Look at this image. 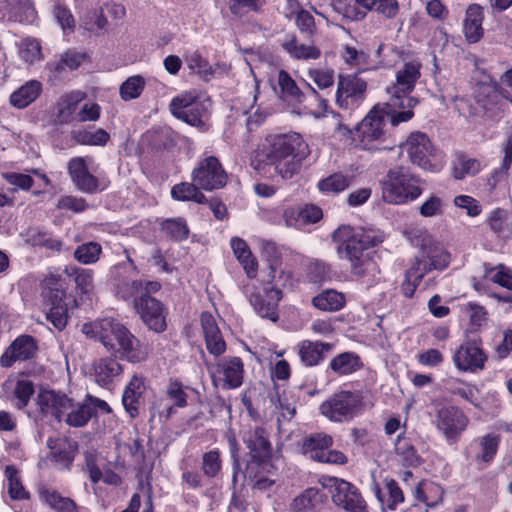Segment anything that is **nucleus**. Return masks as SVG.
<instances>
[{"mask_svg": "<svg viewBox=\"0 0 512 512\" xmlns=\"http://www.w3.org/2000/svg\"><path fill=\"white\" fill-rule=\"evenodd\" d=\"M449 264V254L438 246H422L405 273L401 288L406 297H412L423 277L432 270H443Z\"/></svg>", "mask_w": 512, "mask_h": 512, "instance_id": "nucleus-5", "label": "nucleus"}, {"mask_svg": "<svg viewBox=\"0 0 512 512\" xmlns=\"http://www.w3.org/2000/svg\"><path fill=\"white\" fill-rule=\"evenodd\" d=\"M424 184L425 181L408 167L398 166L390 169L380 181L381 197L388 204H407L421 196Z\"/></svg>", "mask_w": 512, "mask_h": 512, "instance_id": "nucleus-4", "label": "nucleus"}, {"mask_svg": "<svg viewBox=\"0 0 512 512\" xmlns=\"http://www.w3.org/2000/svg\"><path fill=\"white\" fill-rule=\"evenodd\" d=\"M366 91L367 82L358 75H339L336 104L342 109H354L365 100Z\"/></svg>", "mask_w": 512, "mask_h": 512, "instance_id": "nucleus-14", "label": "nucleus"}, {"mask_svg": "<svg viewBox=\"0 0 512 512\" xmlns=\"http://www.w3.org/2000/svg\"><path fill=\"white\" fill-rule=\"evenodd\" d=\"M5 476L8 479V492L13 500H23L28 498L29 495L21 484L15 467L7 466L5 469Z\"/></svg>", "mask_w": 512, "mask_h": 512, "instance_id": "nucleus-51", "label": "nucleus"}, {"mask_svg": "<svg viewBox=\"0 0 512 512\" xmlns=\"http://www.w3.org/2000/svg\"><path fill=\"white\" fill-rule=\"evenodd\" d=\"M46 318L59 331L66 327L68 321L67 306L62 300V297L53 304L49 312L46 314Z\"/></svg>", "mask_w": 512, "mask_h": 512, "instance_id": "nucleus-50", "label": "nucleus"}, {"mask_svg": "<svg viewBox=\"0 0 512 512\" xmlns=\"http://www.w3.org/2000/svg\"><path fill=\"white\" fill-rule=\"evenodd\" d=\"M385 114L388 115V111L384 112L373 108L357 126V132L362 143L367 144L381 138L384 133ZM389 116L391 117L390 114Z\"/></svg>", "mask_w": 512, "mask_h": 512, "instance_id": "nucleus-22", "label": "nucleus"}, {"mask_svg": "<svg viewBox=\"0 0 512 512\" xmlns=\"http://www.w3.org/2000/svg\"><path fill=\"white\" fill-rule=\"evenodd\" d=\"M312 303L322 311H339L345 305V296L336 290L328 289L315 296Z\"/></svg>", "mask_w": 512, "mask_h": 512, "instance_id": "nucleus-35", "label": "nucleus"}, {"mask_svg": "<svg viewBox=\"0 0 512 512\" xmlns=\"http://www.w3.org/2000/svg\"><path fill=\"white\" fill-rule=\"evenodd\" d=\"M82 332L101 342L108 352L119 354L131 363L142 362L148 357L140 341L123 324L112 318L85 323Z\"/></svg>", "mask_w": 512, "mask_h": 512, "instance_id": "nucleus-2", "label": "nucleus"}, {"mask_svg": "<svg viewBox=\"0 0 512 512\" xmlns=\"http://www.w3.org/2000/svg\"><path fill=\"white\" fill-rule=\"evenodd\" d=\"M86 98V93L73 91L61 97L58 102L57 117L61 122L68 123L72 120L77 105Z\"/></svg>", "mask_w": 512, "mask_h": 512, "instance_id": "nucleus-36", "label": "nucleus"}, {"mask_svg": "<svg viewBox=\"0 0 512 512\" xmlns=\"http://www.w3.org/2000/svg\"><path fill=\"white\" fill-rule=\"evenodd\" d=\"M145 390L144 378L134 375L126 386L122 397V403L130 417L134 418L139 414V407Z\"/></svg>", "mask_w": 512, "mask_h": 512, "instance_id": "nucleus-25", "label": "nucleus"}, {"mask_svg": "<svg viewBox=\"0 0 512 512\" xmlns=\"http://www.w3.org/2000/svg\"><path fill=\"white\" fill-rule=\"evenodd\" d=\"M243 289L259 316L273 322L278 319L277 307L282 295L279 289L272 286L257 289L250 284L245 285Z\"/></svg>", "mask_w": 512, "mask_h": 512, "instance_id": "nucleus-13", "label": "nucleus"}, {"mask_svg": "<svg viewBox=\"0 0 512 512\" xmlns=\"http://www.w3.org/2000/svg\"><path fill=\"white\" fill-rule=\"evenodd\" d=\"M487 224L493 233L503 239L512 237V210L496 208L487 218Z\"/></svg>", "mask_w": 512, "mask_h": 512, "instance_id": "nucleus-31", "label": "nucleus"}, {"mask_svg": "<svg viewBox=\"0 0 512 512\" xmlns=\"http://www.w3.org/2000/svg\"><path fill=\"white\" fill-rule=\"evenodd\" d=\"M308 77L320 89H326L334 84V71L332 69H309Z\"/></svg>", "mask_w": 512, "mask_h": 512, "instance_id": "nucleus-58", "label": "nucleus"}, {"mask_svg": "<svg viewBox=\"0 0 512 512\" xmlns=\"http://www.w3.org/2000/svg\"><path fill=\"white\" fill-rule=\"evenodd\" d=\"M213 383L223 389H236L243 383L244 364L239 357H226L214 365H207Z\"/></svg>", "mask_w": 512, "mask_h": 512, "instance_id": "nucleus-15", "label": "nucleus"}, {"mask_svg": "<svg viewBox=\"0 0 512 512\" xmlns=\"http://www.w3.org/2000/svg\"><path fill=\"white\" fill-rule=\"evenodd\" d=\"M363 407L359 392L340 391L321 403V415L332 422L343 423L352 420Z\"/></svg>", "mask_w": 512, "mask_h": 512, "instance_id": "nucleus-8", "label": "nucleus"}, {"mask_svg": "<svg viewBox=\"0 0 512 512\" xmlns=\"http://www.w3.org/2000/svg\"><path fill=\"white\" fill-rule=\"evenodd\" d=\"M319 502V491L315 488H309L293 500L291 509L293 512H315Z\"/></svg>", "mask_w": 512, "mask_h": 512, "instance_id": "nucleus-42", "label": "nucleus"}, {"mask_svg": "<svg viewBox=\"0 0 512 512\" xmlns=\"http://www.w3.org/2000/svg\"><path fill=\"white\" fill-rule=\"evenodd\" d=\"M487 355L475 341L460 345L453 355L455 366L461 371L475 372L484 369Z\"/></svg>", "mask_w": 512, "mask_h": 512, "instance_id": "nucleus-19", "label": "nucleus"}, {"mask_svg": "<svg viewBox=\"0 0 512 512\" xmlns=\"http://www.w3.org/2000/svg\"><path fill=\"white\" fill-rule=\"evenodd\" d=\"M420 69L421 64L418 61L405 63L396 73V82L387 88L389 99L386 105L393 125L406 122L414 115L412 109L418 101L410 93L421 76Z\"/></svg>", "mask_w": 512, "mask_h": 512, "instance_id": "nucleus-3", "label": "nucleus"}, {"mask_svg": "<svg viewBox=\"0 0 512 512\" xmlns=\"http://www.w3.org/2000/svg\"><path fill=\"white\" fill-rule=\"evenodd\" d=\"M42 92V84L37 80L27 81L10 95V104L17 109H24L33 103Z\"/></svg>", "mask_w": 512, "mask_h": 512, "instance_id": "nucleus-30", "label": "nucleus"}, {"mask_svg": "<svg viewBox=\"0 0 512 512\" xmlns=\"http://www.w3.org/2000/svg\"><path fill=\"white\" fill-rule=\"evenodd\" d=\"M143 282L141 280L119 281L116 284V292L123 299H129L142 292Z\"/></svg>", "mask_w": 512, "mask_h": 512, "instance_id": "nucleus-59", "label": "nucleus"}, {"mask_svg": "<svg viewBox=\"0 0 512 512\" xmlns=\"http://www.w3.org/2000/svg\"><path fill=\"white\" fill-rule=\"evenodd\" d=\"M277 83L280 90L279 96L283 101L296 105L305 100L304 92L286 70L282 69L278 72Z\"/></svg>", "mask_w": 512, "mask_h": 512, "instance_id": "nucleus-29", "label": "nucleus"}, {"mask_svg": "<svg viewBox=\"0 0 512 512\" xmlns=\"http://www.w3.org/2000/svg\"><path fill=\"white\" fill-rule=\"evenodd\" d=\"M122 372L121 365L112 358L100 359L95 367L97 381L107 384Z\"/></svg>", "mask_w": 512, "mask_h": 512, "instance_id": "nucleus-43", "label": "nucleus"}, {"mask_svg": "<svg viewBox=\"0 0 512 512\" xmlns=\"http://www.w3.org/2000/svg\"><path fill=\"white\" fill-rule=\"evenodd\" d=\"M362 366L360 357L352 352H343L334 357L330 362V369L337 375H348Z\"/></svg>", "mask_w": 512, "mask_h": 512, "instance_id": "nucleus-34", "label": "nucleus"}, {"mask_svg": "<svg viewBox=\"0 0 512 512\" xmlns=\"http://www.w3.org/2000/svg\"><path fill=\"white\" fill-rule=\"evenodd\" d=\"M230 245L235 256L243 265V268L245 269L247 276L249 278H254L256 276L257 271V262L255 258L252 256V253L247 243L241 238L234 237L231 239Z\"/></svg>", "mask_w": 512, "mask_h": 512, "instance_id": "nucleus-33", "label": "nucleus"}, {"mask_svg": "<svg viewBox=\"0 0 512 512\" xmlns=\"http://www.w3.org/2000/svg\"><path fill=\"white\" fill-rule=\"evenodd\" d=\"M483 20V7L476 3L470 4L466 9L463 21V33L468 43H477L483 37Z\"/></svg>", "mask_w": 512, "mask_h": 512, "instance_id": "nucleus-24", "label": "nucleus"}, {"mask_svg": "<svg viewBox=\"0 0 512 512\" xmlns=\"http://www.w3.org/2000/svg\"><path fill=\"white\" fill-rule=\"evenodd\" d=\"M332 444L333 439L330 435L317 433L303 440L302 452L310 459L320 462Z\"/></svg>", "mask_w": 512, "mask_h": 512, "instance_id": "nucleus-28", "label": "nucleus"}, {"mask_svg": "<svg viewBox=\"0 0 512 512\" xmlns=\"http://www.w3.org/2000/svg\"><path fill=\"white\" fill-rule=\"evenodd\" d=\"M162 229L174 240L182 241L188 237L189 229L183 219H170L162 224Z\"/></svg>", "mask_w": 512, "mask_h": 512, "instance_id": "nucleus-55", "label": "nucleus"}, {"mask_svg": "<svg viewBox=\"0 0 512 512\" xmlns=\"http://www.w3.org/2000/svg\"><path fill=\"white\" fill-rule=\"evenodd\" d=\"M436 427L443 434L448 444L456 443L466 430L469 419L456 406H444L436 413Z\"/></svg>", "mask_w": 512, "mask_h": 512, "instance_id": "nucleus-16", "label": "nucleus"}, {"mask_svg": "<svg viewBox=\"0 0 512 512\" xmlns=\"http://www.w3.org/2000/svg\"><path fill=\"white\" fill-rule=\"evenodd\" d=\"M38 351V344L30 335L18 336L4 351L0 357V365L5 368L11 367L16 361L32 359Z\"/></svg>", "mask_w": 512, "mask_h": 512, "instance_id": "nucleus-20", "label": "nucleus"}, {"mask_svg": "<svg viewBox=\"0 0 512 512\" xmlns=\"http://www.w3.org/2000/svg\"><path fill=\"white\" fill-rule=\"evenodd\" d=\"M84 58V54L68 51L61 56L60 60L50 64V69L56 74H60L67 68L74 70L80 66Z\"/></svg>", "mask_w": 512, "mask_h": 512, "instance_id": "nucleus-49", "label": "nucleus"}, {"mask_svg": "<svg viewBox=\"0 0 512 512\" xmlns=\"http://www.w3.org/2000/svg\"><path fill=\"white\" fill-rule=\"evenodd\" d=\"M222 462L218 450H211L203 454L201 470L209 478L216 477L221 470Z\"/></svg>", "mask_w": 512, "mask_h": 512, "instance_id": "nucleus-52", "label": "nucleus"}, {"mask_svg": "<svg viewBox=\"0 0 512 512\" xmlns=\"http://www.w3.org/2000/svg\"><path fill=\"white\" fill-rule=\"evenodd\" d=\"M200 321L208 352L215 357L222 355L226 350V343L217 326L215 318L211 313L203 312Z\"/></svg>", "mask_w": 512, "mask_h": 512, "instance_id": "nucleus-23", "label": "nucleus"}, {"mask_svg": "<svg viewBox=\"0 0 512 512\" xmlns=\"http://www.w3.org/2000/svg\"><path fill=\"white\" fill-rule=\"evenodd\" d=\"M185 62L190 70L199 75L207 76L213 73L209 62L198 51L185 55Z\"/></svg>", "mask_w": 512, "mask_h": 512, "instance_id": "nucleus-53", "label": "nucleus"}, {"mask_svg": "<svg viewBox=\"0 0 512 512\" xmlns=\"http://www.w3.org/2000/svg\"><path fill=\"white\" fill-rule=\"evenodd\" d=\"M296 25L302 33L309 36L314 35L316 31L315 20L312 14L307 10H300L296 15Z\"/></svg>", "mask_w": 512, "mask_h": 512, "instance_id": "nucleus-62", "label": "nucleus"}, {"mask_svg": "<svg viewBox=\"0 0 512 512\" xmlns=\"http://www.w3.org/2000/svg\"><path fill=\"white\" fill-rule=\"evenodd\" d=\"M308 144L298 133L278 134L266 138L256 155V169L272 166L282 179H291L301 170L309 156Z\"/></svg>", "mask_w": 512, "mask_h": 512, "instance_id": "nucleus-1", "label": "nucleus"}, {"mask_svg": "<svg viewBox=\"0 0 512 512\" xmlns=\"http://www.w3.org/2000/svg\"><path fill=\"white\" fill-rule=\"evenodd\" d=\"M64 273L72 277L76 287L81 293H88L93 288V271L90 269H84L75 265H68L64 269Z\"/></svg>", "mask_w": 512, "mask_h": 512, "instance_id": "nucleus-41", "label": "nucleus"}, {"mask_svg": "<svg viewBox=\"0 0 512 512\" xmlns=\"http://www.w3.org/2000/svg\"><path fill=\"white\" fill-rule=\"evenodd\" d=\"M332 345L323 342L304 340L298 345V354L305 366H316L323 359L324 355L330 352Z\"/></svg>", "mask_w": 512, "mask_h": 512, "instance_id": "nucleus-27", "label": "nucleus"}, {"mask_svg": "<svg viewBox=\"0 0 512 512\" xmlns=\"http://www.w3.org/2000/svg\"><path fill=\"white\" fill-rule=\"evenodd\" d=\"M444 201L437 195L431 194L419 207V213L423 217H434L443 214Z\"/></svg>", "mask_w": 512, "mask_h": 512, "instance_id": "nucleus-57", "label": "nucleus"}, {"mask_svg": "<svg viewBox=\"0 0 512 512\" xmlns=\"http://www.w3.org/2000/svg\"><path fill=\"white\" fill-rule=\"evenodd\" d=\"M73 139L81 145L104 146L110 139V135L102 128L96 131L87 129L73 132Z\"/></svg>", "mask_w": 512, "mask_h": 512, "instance_id": "nucleus-44", "label": "nucleus"}, {"mask_svg": "<svg viewBox=\"0 0 512 512\" xmlns=\"http://www.w3.org/2000/svg\"><path fill=\"white\" fill-rule=\"evenodd\" d=\"M499 445V437L487 434L480 439L481 452L477 455L478 459L489 462L495 456Z\"/></svg>", "mask_w": 512, "mask_h": 512, "instance_id": "nucleus-56", "label": "nucleus"}, {"mask_svg": "<svg viewBox=\"0 0 512 512\" xmlns=\"http://www.w3.org/2000/svg\"><path fill=\"white\" fill-rule=\"evenodd\" d=\"M166 397L173 405L160 403L161 410L159 411L160 418L169 419L176 413L175 407L184 408L187 406V393L184 391L182 383L178 381H170L166 387Z\"/></svg>", "mask_w": 512, "mask_h": 512, "instance_id": "nucleus-26", "label": "nucleus"}, {"mask_svg": "<svg viewBox=\"0 0 512 512\" xmlns=\"http://www.w3.org/2000/svg\"><path fill=\"white\" fill-rule=\"evenodd\" d=\"M200 186L192 183L182 182L175 185L171 190V196L179 201H195L203 203L205 201L204 194L200 191Z\"/></svg>", "mask_w": 512, "mask_h": 512, "instance_id": "nucleus-39", "label": "nucleus"}, {"mask_svg": "<svg viewBox=\"0 0 512 512\" xmlns=\"http://www.w3.org/2000/svg\"><path fill=\"white\" fill-rule=\"evenodd\" d=\"M481 170V163L475 158H468L461 154L457 157L453 164V177L462 180L467 176H475Z\"/></svg>", "mask_w": 512, "mask_h": 512, "instance_id": "nucleus-40", "label": "nucleus"}, {"mask_svg": "<svg viewBox=\"0 0 512 512\" xmlns=\"http://www.w3.org/2000/svg\"><path fill=\"white\" fill-rule=\"evenodd\" d=\"M332 238L338 243L340 253H345V257L353 256L354 258L363 255L364 250L382 242V237L372 231L355 229L349 225H342L336 229Z\"/></svg>", "mask_w": 512, "mask_h": 512, "instance_id": "nucleus-9", "label": "nucleus"}, {"mask_svg": "<svg viewBox=\"0 0 512 512\" xmlns=\"http://www.w3.org/2000/svg\"><path fill=\"white\" fill-rule=\"evenodd\" d=\"M449 264V254L438 246H422L405 273L401 288L406 297H412L423 277L432 270H443Z\"/></svg>", "mask_w": 512, "mask_h": 512, "instance_id": "nucleus-6", "label": "nucleus"}, {"mask_svg": "<svg viewBox=\"0 0 512 512\" xmlns=\"http://www.w3.org/2000/svg\"><path fill=\"white\" fill-rule=\"evenodd\" d=\"M102 252L101 245L97 242H88L77 247L74 257L82 264L89 265L98 261Z\"/></svg>", "mask_w": 512, "mask_h": 512, "instance_id": "nucleus-47", "label": "nucleus"}, {"mask_svg": "<svg viewBox=\"0 0 512 512\" xmlns=\"http://www.w3.org/2000/svg\"><path fill=\"white\" fill-rule=\"evenodd\" d=\"M134 307L145 325L157 333L166 329L165 307L161 301L152 296L141 294L134 300Z\"/></svg>", "mask_w": 512, "mask_h": 512, "instance_id": "nucleus-17", "label": "nucleus"}, {"mask_svg": "<svg viewBox=\"0 0 512 512\" xmlns=\"http://www.w3.org/2000/svg\"><path fill=\"white\" fill-rule=\"evenodd\" d=\"M403 148L413 164L424 170L433 171L435 169L431 160L434 156V147L426 134L421 132L412 133Z\"/></svg>", "mask_w": 512, "mask_h": 512, "instance_id": "nucleus-18", "label": "nucleus"}, {"mask_svg": "<svg viewBox=\"0 0 512 512\" xmlns=\"http://www.w3.org/2000/svg\"><path fill=\"white\" fill-rule=\"evenodd\" d=\"M242 441L249 452L245 476L256 478L258 468H264L272 457V444L269 434L263 427H252L242 434Z\"/></svg>", "mask_w": 512, "mask_h": 512, "instance_id": "nucleus-7", "label": "nucleus"}, {"mask_svg": "<svg viewBox=\"0 0 512 512\" xmlns=\"http://www.w3.org/2000/svg\"><path fill=\"white\" fill-rule=\"evenodd\" d=\"M351 182V176L342 172H337L320 180L317 184V187L323 193L338 194L347 189Z\"/></svg>", "mask_w": 512, "mask_h": 512, "instance_id": "nucleus-37", "label": "nucleus"}, {"mask_svg": "<svg viewBox=\"0 0 512 512\" xmlns=\"http://www.w3.org/2000/svg\"><path fill=\"white\" fill-rule=\"evenodd\" d=\"M34 392L35 387L31 380L25 377L18 378L12 391L14 406L17 409L25 408L34 395Z\"/></svg>", "mask_w": 512, "mask_h": 512, "instance_id": "nucleus-38", "label": "nucleus"}, {"mask_svg": "<svg viewBox=\"0 0 512 512\" xmlns=\"http://www.w3.org/2000/svg\"><path fill=\"white\" fill-rule=\"evenodd\" d=\"M53 13L63 30L74 28V17L66 6L62 5L60 2H56Z\"/></svg>", "mask_w": 512, "mask_h": 512, "instance_id": "nucleus-60", "label": "nucleus"}, {"mask_svg": "<svg viewBox=\"0 0 512 512\" xmlns=\"http://www.w3.org/2000/svg\"><path fill=\"white\" fill-rule=\"evenodd\" d=\"M101 114V107L97 103H85L78 111L76 118L80 122L97 121Z\"/></svg>", "mask_w": 512, "mask_h": 512, "instance_id": "nucleus-64", "label": "nucleus"}, {"mask_svg": "<svg viewBox=\"0 0 512 512\" xmlns=\"http://www.w3.org/2000/svg\"><path fill=\"white\" fill-rule=\"evenodd\" d=\"M94 416V408L87 403H83L70 409L65 419L66 423L72 427H83Z\"/></svg>", "mask_w": 512, "mask_h": 512, "instance_id": "nucleus-45", "label": "nucleus"}, {"mask_svg": "<svg viewBox=\"0 0 512 512\" xmlns=\"http://www.w3.org/2000/svg\"><path fill=\"white\" fill-rule=\"evenodd\" d=\"M145 79L140 75L127 78L120 86V96L124 101L138 98L144 90Z\"/></svg>", "mask_w": 512, "mask_h": 512, "instance_id": "nucleus-46", "label": "nucleus"}, {"mask_svg": "<svg viewBox=\"0 0 512 512\" xmlns=\"http://www.w3.org/2000/svg\"><path fill=\"white\" fill-rule=\"evenodd\" d=\"M323 486L329 489L332 502L346 512H368L366 502L352 483L335 477L328 478Z\"/></svg>", "mask_w": 512, "mask_h": 512, "instance_id": "nucleus-11", "label": "nucleus"}, {"mask_svg": "<svg viewBox=\"0 0 512 512\" xmlns=\"http://www.w3.org/2000/svg\"><path fill=\"white\" fill-rule=\"evenodd\" d=\"M210 101H202L195 92H185L174 97L169 105L171 113L178 119L196 126H204Z\"/></svg>", "mask_w": 512, "mask_h": 512, "instance_id": "nucleus-10", "label": "nucleus"}, {"mask_svg": "<svg viewBox=\"0 0 512 512\" xmlns=\"http://www.w3.org/2000/svg\"><path fill=\"white\" fill-rule=\"evenodd\" d=\"M281 46L291 58L296 60H316L321 56V50L318 47L299 43L294 35L287 36Z\"/></svg>", "mask_w": 512, "mask_h": 512, "instance_id": "nucleus-32", "label": "nucleus"}, {"mask_svg": "<svg viewBox=\"0 0 512 512\" xmlns=\"http://www.w3.org/2000/svg\"><path fill=\"white\" fill-rule=\"evenodd\" d=\"M351 263V272L357 277H364L376 271L375 262L367 256L346 257Z\"/></svg>", "mask_w": 512, "mask_h": 512, "instance_id": "nucleus-54", "label": "nucleus"}, {"mask_svg": "<svg viewBox=\"0 0 512 512\" xmlns=\"http://www.w3.org/2000/svg\"><path fill=\"white\" fill-rule=\"evenodd\" d=\"M395 451L401 457L404 465L414 466L419 463L417 451L408 439L398 436L395 443Z\"/></svg>", "mask_w": 512, "mask_h": 512, "instance_id": "nucleus-48", "label": "nucleus"}, {"mask_svg": "<svg viewBox=\"0 0 512 512\" xmlns=\"http://www.w3.org/2000/svg\"><path fill=\"white\" fill-rule=\"evenodd\" d=\"M38 405L42 413L53 416L59 422L64 416L67 417V413L73 408L70 398L49 390L39 393Z\"/></svg>", "mask_w": 512, "mask_h": 512, "instance_id": "nucleus-21", "label": "nucleus"}, {"mask_svg": "<svg viewBox=\"0 0 512 512\" xmlns=\"http://www.w3.org/2000/svg\"><path fill=\"white\" fill-rule=\"evenodd\" d=\"M192 181L201 189L212 191L226 185L227 173L217 157L206 156L193 169Z\"/></svg>", "mask_w": 512, "mask_h": 512, "instance_id": "nucleus-12", "label": "nucleus"}, {"mask_svg": "<svg viewBox=\"0 0 512 512\" xmlns=\"http://www.w3.org/2000/svg\"><path fill=\"white\" fill-rule=\"evenodd\" d=\"M22 58L29 63L41 59V45L36 39H26L21 50Z\"/></svg>", "mask_w": 512, "mask_h": 512, "instance_id": "nucleus-61", "label": "nucleus"}, {"mask_svg": "<svg viewBox=\"0 0 512 512\" xmlns=\"http://www.w3.org/2000/svg\"><path fill=\"white\" fill-rule=\"evenodd\" d=\"M495 273L491 276V280L500 286L512 290V274L508 272L505 266L499 265L497 268H486L487 273Z\"/></svg>", "mask_w": 512, "mask_h": 512, "instance_id": "nucleus-63", "label": "nucleus"}]
</instances>
